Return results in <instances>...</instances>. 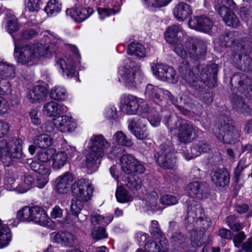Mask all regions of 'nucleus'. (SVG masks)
<instances>
[{
	"instance_id": "c03bdc74",
	"label": "nucleus",
	"mask_w": 252,
	"mask_h": 252,
	"mask_svg": "<svg viewBox=\"0 0 252 252\" xmlns=\"http://www.w3.org/2000/svg\"><path fill=\"white\" fill-rule=\"evenodd\" d=\"M33 142L35 145L42 149H46L53 143V138L47 134H42L35 137Z\"/></svg>"
},
{
	"instance_id": "13d9d810",
	"label": "nucleus",
	"mask_w": 252,
	"mask_h": 252,
	"mask_svg": "<svg viewBox=\"0 0 252 252\" xmlns=\"http://www.w3.org/2000/svg\"><path fill=\"white\" fill-rule=\"evenodd\" d=\"M97 13L100 20H103L105 18L109 17L112 14L115 13L114 9H107L105 7H98L97 8Z\"/></svg>"
},
{
	"instance_id": "774afa93",
	"label": "nucleus",
	"mask_w": 252,
	"mask_h": 252,
	"mask_svg": "<svg viewBox=\"0 0 252 252\" xmlns=\"http://www.w3.org/2000/svg\"><path fill=\"white\" fill-rule=\"evenodd\" d=\"M150 232L153 235L156 236L158 235L161 238L162 236L160 235V230L158 227V223L157 220H154L152 221Z\"/></svg>"
},
{
	"instance_id": "423d86ee",
	"label": "nucleus",
	"mask_w": 252,
	"mask_h": 252,
	"mask_svg": "<svg viewBox=\"0 0 252 252\" xmlns=\"http://www.w3.org/2000/svg\"><path fill=\"white\" fill-rule=\"evenodd\" d=\"M55 153V148H48L41 150L37 154L38 161L29 159L28 163L30 164L31 169L37 173L36 186L40 189L43 188L49 182V176L51 170L49 165L44 163L49 162L53 154Z\"/></svg>"
},
{
	"instance_id": "ea45409f",
	"label": "nucleus",
	"mask_w": 252,
	"mask_h": 252,
	"mask_svg": "<svg viewBox=\"0 0 252 252\" xmlns=\"http://www.w3.org/2000/svg\"><path fill=\"white\" fill-rule=\"evenodd\" d=\"M127 53L128 55L137 59L145 58L146 54L144 46L137 42H132L129 45Z\"/></svg>"
},
{
	"instance_id": "09e8293b",
	"label": "nucleus",
	"mask_w": 252,
	"mask_h": 252,
	"mask_svg": "<svg viewBox=\"0 0 252 252\" xmlns=\"http://www.w3.org/2000/svg\"><path fill=\"white\" fill-rule=\"evenodd\" d=\"M51 97L58 101L64 100L67 96L66 89L62 86H56L51 90Z\"/></svg>"
},
{
	"instance_id": "b1692460",
	"label": "nucleus",
	"mask_w": 252,
	"mask_h": 252,
	"mask_svg": "<svg viewBox=\"0 0 252 252\" xmlns=\"http://www.w3.org/2000/svg\"><path fill=\"white\" fill-rule=\"evenodd\" d=\"M186 48L190 58L194 60L200 59L204 55L206 50L205 43L197 38H190L188 40L186 43Z\"/></svg>"
},
{
	"instance_id": "c756f323",
	"label": "nucleus",
	"mask_w": 252,
	"mask_h": 252,
	"mask_svg": "<svg viewBox=\"0 0 252 252\" xmlns=\"http://www.w3.org/2000/svg\"><path fill=\"white\" fill-rule=\"evenodd\" d=\"M212 181L218 187L223 188L229 184L230 175L226 169H218L211 174Z\"/></svg>"
},
{
	"instance_id": "de8ad7c7",
	"label": "nucleus",
	"mask_w": 252,
	"mask_h": 252,
	"mask_svg": "<svg viewBox=\"0 0 252 252\" xmlns=\"http://www.w3.org/2000/svg\"><path fill=\"white\" fill-rule=\"evenodd\" d=\"M103 115L107 120L113 123L118 119L117 109L114 104H109L104 109Z\"/></svg>"
},
{
	"instance_id": "052dcab7",
	"label": "nucleus",
	"mask_w": 252,
	"mask_h": 252,
	"mask_svg": "<svg viewBox=\"0 0 252 252\" xmlns=\"http://www.w3.org/2000/svg\"><path fill=\"white\" fill-rule=\"evenodd\" d=\"M234 217L229 216L227 218L226 222L229 228L234 231H238L242 228V224L239 222L232 223Z\"/></svg>"
},
{
	"instance_id": "6e6552de",
	"label": "nucleus",
	"mask_w": 252,
	"mask_h": 252,
	"mask_svg": "<svg viewBox=\"0 0 252 252\" xmlns=\"http://www.w3.org/2000/svg\"><path fill=\"white\" fill-rule=\"evenodd\" d=\"M117 78L119 82L129 89L135 88L140 84L143 75L139 66H135L133 62L126 59L124 64L118 68Z\"/></svg>"
},
{
	"instance_id": "7ed1b4c3",
	"label": "nucleus",
	"mask_w": 252,
	"mask_h": 252,
	"mask_svg": "<svg viewBox=\"0 0 252 252\" xmlns=\"http://www.w3.org/2000/svg\"><path fill=\"white\" fill-rule=\"evenodd\" d=\"M188 210V217L186 220L187 229L190 230V228L194 226V222L200 226V230L191 231V244L194 247L201 246L208 240V235L204 231L211 226V221L208 218L204 219L203 208L194 200L189 201Z\"/></svg>"
},
{
	"instance_id": "6ab92c4d",
	"label": "nucleus",
	"mask_w": 252,
	"mask_h": 252,
	"mask_svg": "<svg viewBox=\"0 0 252 252\" xmlns=\"http://www.w3.org/2000/svg\"><path fill=\"white\" fill-rule=\"evenodd\" d=\"M219 131L218 132L216 130L215 133L218 140L223 143L234 144L239 141V131L229 123H225L224 125L221 126L219 128Z\"/></svg>"
},
{
	"instance_id": "39448f33",
	"label": "nucleus",
	"mask_w": 252,
	"mask_h": 252,
	"mask_svg": "<svg viewBox=\"0 0 252 252\" xmlns=\"http://www.w3.org/2000/svg\"><path fill=\"white\" fill-rule=\"evenodd\" d=\"M144 94L146 99L158 104L162 101L163 98H167L183 115L187 116L190 115V111L187 108H192L191 99L188 95L181 96L179 101L174 98L168 91L163 90L151 84L147 85Z\"/></svg>"
},
{
	"instance_id": "4be33fe9",
	"label": "nucleus",
	"mask_w": 252,
	"mask_h": 252,
	"mask_svg": "<svg viewBox=\"0 0 252 252\" xmlns=\"http://www.w3.org/2000/svg\"><path fill=\"white\" fill-rule=\"evenodd\" d=\"M147 120L143 118H134L129 121L128 128L131 133L138 139L148 138L149 133L147 128Z\"/></svg>"
},
{
	"instance_id": "5fc2aeb1",
	"label": "nucleus",
	"mask_w": 252,
	"mask_h": 252,
	"mask_svg": "<svg viewBox=\"0 0 252 252\" xmlns=\"http://www.w3.org/2000/svg\"><path fill=\"white\" fill-rule=\"evenodd\" d=\"M37 34V32L35 31V30L33 29H28L24 30L21 35L20 38L18 39L19 41V45L20 48L21 49L23 47H25V46H21V41L24 40H28L35 37ZM26 45H25L26 46Z\"/></svg>"
},
{
	"instance_id": "0e129e2a",
	"label": "nucleus",
	"mask_w": 252,
	"mask_h": 252,
	"mask_svg": "<svg viewBox=\"0 0 252 252\" xmlns=\"http://www.w3.org/2000/svg\"><path fill=\"white\" fill-rule=\"evenodd\" d=\"M235 106L238 111L243 113H249L250 112V109L249 107L247 106V105L245 104L243 100L241 99L240 101L238 102L235 101Z\"/></svg>"
},
{
	"instance_id": "473e14b6",
	"label": "nucleus",
	"mask_w": 252,
	"mask_h": 252,
	"mask_svg": "<svg viewBox=\"0 0 252 252\" xmlns=\"http://www.w3.org/2000/svg\"><path fill=\"white\" fill-rule=\"evenodd\" d=\"M47 93L48 91L45 87L36 85L29 90L27 98L31 102L36 103L45 99Z\"/></svg>"
},
{
	"instance_id": "8fccbe9b",
	"label": "nucleus",
	"mask_w": 252,
	"mask_h": 252,
	"mask_svg": "<svg viewBox=\"0 0 252 252\" xmlns=\"http://www.w3.org/2000/svg\"><path fill=\"white\" fill-rule=\"evenodd\" d=\"M25 11L37 12L41 8L42 0H24Z\"/></svg>"
},
{
	"instance_id": "5701e85b",
	"label": "nucleus",
	"mask_w": 252,
	"mask_h": 252,
	"mask_svg": "<svg viewBox=\"0 0 252 252\" xmlns=\"http://www.w3.org/2000/svg\"><path fill=\"white\" fill-rule=\"evenodd\" d=\"M190 28L201 31L210 34H213L218 32V28L214 25L212 21L204 16L194 17L189 22Z\"/></svg>"
},
{
	"instance_id": "72a5a7b5",
	"label": "nucleus",
	"mask_w": 252,
	"mask_h": 252,
	"mask_svg": "<svg viewBox=\"0 0 252 252\" xmlns=\"http://www.w3.org/2000/svg\"><path fill=\"white\" fill-rule=\"evenodd\" d=\"M32 221L38 223L41 225H45L47 223V215L40 207L34 206L30 207Z\"/></svg>"
},
{
	"instance_id": "f03ea898",
	"label": "nucleus",
	"mask_w": 252,
	"mask_h": 252,
	"mask_svg": "<svg viewBox=\"0 0 252 252\" xmlns=\"http://www.w3.org/2000/svg\"><path fill=\"white\" fill-rule=\"evenodd\" d=\"M110 142L102 134L93 135L88 142L86 149L85 160L83 162V166L88 169V173H92L96 171L99 166L98 159L106 155L108 158H115V151H121L119 148H113L108 152L110 147Z\"/></svg>"
},
{
	"instance_id": "bf43d9fd",
	"label": "nucleus",
	"mask_w": 252,
	"mask_h": 252,
	"mask_svg": "<svg viewBox=\"0 0 252 252\" xmlns=\"http://www.w3.org/2000/svg\"><path fill=\"white\" fill-rule=\"evenodd\" d=\"M39 110L37 108L32 109L30 112V117L32 123L35 126L41 124V120L38 117Z\"/></svg>"
},
{
	"instance_id": "7c9ffc66",
	"label": "nucleus",
	"mask_w": 252,
	"mask_h": 252,
	"mask_svg": "<svg viewBox=\"0 0 252 252\" xmlns=\"http://www.w3.org/2000/svg\"><path fill=\"white\" fill-rule=\"evenodd\" d=\"M210 150L209 144L204 141H200L192 148L183 150L182 155L186 160H189L198 156L201 153L209 152Z\"/></svg>"
},
{
	"instance_id": "393cba45",
	"label": "nucleus",
	"mask_w": 252,
	"mask_h": 252,
	"mask_svg": "<svg viewBox=\"0 0 252 252\" xmlns=\"http://www.w3.org/2000/svg\"><path fill=\"white\" fill-rule=\"evenodd\" d=\"M50 237L53 242L64 247H73L78 243L77 237L67 231L54 232Z\"/></svg>"
},
{
	"instance_id": "f8f14e48",
	"label": "nucleus",
	"mask_w": 252,
	"mask_h": 252,
	"mask_svg": "<svg viewBox=\"0 0 252 252\" xmlns=\"http://www.w3.org/2000/svg\"><path fill=\"white\" fill-rule=\"evenodd\" d=\"M198 68H192L191 70L189 66L188 65V62H183L179 65V71L182 78L190 86L195 87L196 91L194 92V95L202 99L206 104L210 103L213 100L212 94L209 92L203 93V89L198 90L196 88L197 84L199 79L196 77L193 71H195Z\"/></svg>"
},
{
	"instance_id": "dca6fc26",
	"label": "nucleus",
	"mask_w": 252,
	"mask_h": 252,
	"mask_svg": "<svg viewBox=\"0 0 252 252\" xmlns=\"http://www.w3.org/2000/svg\"><path fill=\"white\" fill-rule=\"evenodd\" d=\"M153 75L158 79L171 84H175L179 77L174 69L163 63L151 64Z\"/></svg>"
},
{
	"instance_id": "f3484780",
	"label": "nucleus",
	"mask_w": 252,
	"mask_h": 252,
	"mask_svg": "<svg viewBox=\"0 0 252 252\" xmlns=\"http://www.w3.org/2000/svg\"><path fill=\"white\" fill-rule=\"evenodd\" d=\"M144 99L131 94H123L120 98V109L121 111L128 115L136 114L139 110L140 103Z\"/></svg>"
},
{
	"instance_id": "0eeeda50",
	"label": "nucleus",
	"mask_w": 252,
	"mask_h": 252,
	"mask_svg": "<svg viewBox=\"0 0 252 252\" xmlns=\"http://www.w3.org/2000/svg\"><path fill=\"white\" fill-rule=\"evenodd\" d=\"M71 189L74 198L71 200L70 211L76 214L82 209L84 203L91 199L94 188L89 180L81 179L73 183Z\"/></svg>"
},
{
	"instance_id": "69168bd1",
	"label": "nucleus",
	"mask_w": 252,
	"mask_h": 252,
	"mask_svg": "<svg viewBox=\"0 0 252 252\" xmlns=\"http://www.w3.org/2000/svg\"><path fill=\"white\" fill-rule=\"evenodd\" d=\"M9 109V105L7 100L0 96V115L5 114Z\"/></svg>"
},
{
	"instance_id": "680f3d73",
	"label": "nucleus",
	"mask_w": 252,
	"mask_h": 252,
	"mask_svg": "<svg viewBox=\"0 0 252 252\" xmlns=\"http://www.w3.org/2000/svg\"><path fill=\"white\" fill-rule=\"evenodd\" d=\"M9 130V123L5 120H0V138L6 136Z\"/></svg>"
},
{
	"instance_id": "ddd939ff",
	"label": "nucleus",
	"mask_w": 252,
	"mask_h": 252,
	"mask_svg": "<svg viewBox=\"0 0 252 252\" xmlns=\"http://www.w3.org/2000/svg\"><path fill=\"white\" fill-rule=\"evenodd\" d=\"M179 33H181L184 36L182 27L180 25H173L167 28L165 32V39L168 43L172 45L176 54L184 60L182 63L186 61L189 63L188 61L185 60L188 54L187 51L184 49L181 43V41L178 36ZM188 65H189V64Z\"/></svg>"
},
{
	"instance_id": "4c0bfd02",
	"label": "nucleus",
	"mask_w": 252,
	"mask_h": 252,
	"mask_svg": "<svg viewBox=\"0 0 252 252\" xmlns=\"http://www.w3.org/2000/svg\"><path fill=\"white\" fill-rule=\"evenodd\" d=\"M143 113L146 114L147 120L153 127L158 126L160 123V118L156 111L152 109L147 104L141 107Z\"/></svg>"
},
{
	"instance_id": "2eb2a0df",
	"label": "nucleus",
	"mask_w": 252,
	"mask_h": 252,
	"mask_svg": "<svg viewBox=\"0 0 252 252\" xmlns=\"http://www.w3.org/2000/svg\"><path fill=\"white\" fill-rule=\"evenodd\" d=\"M113 219L112 214H106L105 216L100 215L97 213H94L91 216V222L93 226L91 235L94 239L99 240L107 237V234L103 226L97 225H107Z\"/></svg>"
},
{
	"instance_id": "9d476101",
	"label": "nucleus",
	"mask_w": 252,
	"mask_h": 252,
	"mask_svg": "<svg viewBox=\"0 0 252 252\" xmlns=\"http://www.w3.org/2000/svg\"><path fill=\"white\" fill-rule=\"evenodd\" d=\"M173 119V116H170L169 118L164 120L163 122L168 128L170 129L172 134L176 135L181 142H189L197 136L195 129L186 120H178L176 122L175 126L172 127V122L174 121Z\"/></svg>"
},
{
	"instance_id": "4d7b16f0",
	"label": "nucleus",
	"mask_w": 252,
	"mask_h": 252,
	"mask_svg": "<svg viewBox=\"0 0 252 252\" xmlns=\"http://www.w3.org/2000/svg\"><path fill=\"white\" fill-rule=\"evenodd\" d=\"M160 203L163 205L170 206L176 204L178 203V199L175 196L166 194L163 195L160 198Z\"/></svg>"
},
{
	"instance_id": "e2e57ef3",
	"label": "nucleus",
	"mask_w": 252,
	"mask_h": 252,
	"mask_svg": "<svg viewBox=\"0 0 252 252\" xmlns=\"http://www.w3.org/2000/svg\"><path fill=\"white\" fill-rule=\"evenodd\" d=\"M63 214V210L59 206H54L50 213V217L52 219H56L62 217Z\"/></svg>"
},
{
	"instance_id": "c85d7f7f",
	"label": "nucleus",
	"mask_w": 252,
	"mask_h": 252,
	"mask_svg": "<svg viewBox=\"0 0 252 252\" xmlns=\"http://www.w3.org/2000/svg\"><path fill=\"white\" fill-rule=\"evenodd\" d=\"M186 190L189 196L198 199H204L209 195L208 189L198 182L189 184Z\"/></svg>"
},
{
	"instance_id": "37998d69",
	"label": "nucleus",
	"mask_w": 252,
	"mask_h": 252,
	"mask_svg": "<svg viewBox=\"0 0 252 252\" xmlns=\"http://www.w3.org/2000/svg\"><path fill=\"white\" fill-rule=\"evenodd\" d=\"M62 10V4L59 0H50L44 8L48 16L54 17L58 14Z\"/></svg>"
},
{
	"instance_id": "a19ab883",
	"label": "nucleus",
	"mask_w": 252,
	"mask_h": 252,
	"mask_svg": "<svg viewBox=\"0 0 252 252\" xmlns=\"http://www.w3.org/2000/svg\"><path fill=\"white\" fill-rule=\"evenodd\" d=\"M145 207L147 210L156 212L161 209L158 204V197L156 192L152 191L148 193L146 198Z\"/></svg>"
},
{
	"instance_id": "412c9836",
	"label": "nucleus",
	"mask_w": 252,
	"mask_h": 252,
	"mask_svg": "<svg viewBox=\"0 0 252 252\" xmlns=\"http://www.w3.org/2000/svg\"><path fill=\"white\" fill-rule=\"evenodd\" d=\"M120 162L122 170L127 174L134 173L142 174L145 171L144 166L130 154H125L122 156Z\"/></svg>"
},
{
	"instance_id": "a878e982",
	"label": "nucleus",
	"mask_w": 252,
	"mask_h": 252,
	"mask_svg": "<svg viewBox=\"0 0 252 252\" xmlns=\"http://www.w3.org/2000/svg\"><path fill=\"white\" fill-rule=\"evenodd\" d=\"M74 180V175L69 172H66L58 176L55 181V191L60 194L67 193Z\"/></svg>"
},
{
	"instance_id": "603ef678",
	"label": "nucleus",
	"mask_w": 252,
	"mask_h": 252,
	"mask_svg": "<svg viewBox=\"0 0 252 252\" xmlns=\"http://www.w3.org/2000/svg\"><path fill=\"white\" fill-rule=\"evenodd\" d=\"M20 179L22 193L26 192L30 189V187L34 183V177L30 174H27L24 179L20 178Z\"/></svg>"
},
{
	"instance_id": "f704fd0d",
	"label": "nucleus",
	"mask_w": 252,
	"mask_h": 252,
	"mask_svg": "<svg viewBox=\"0 0 252 252\" xmlns=\"http://www.w3.org/2000/svg\"><path fill=\"white\" fill-rule=\"evenodd\" d=\"M20 185V178L14 175H7L3 179V188L8 191H14L17 193H22Z\"/></svg>"
},
{
	"instance_id": "6e6d98bb",
	"label": "nucleus",
	"mask_w": 252,
	"mask_h": 252,
	"mask_svg": "<svg viewBox=\"0 0 252 252\" xmlns=\"http://www.w3.org/2000/svg\"><path fill=\"white\" fill-rule=\"evenodd\" d=\"M246 163V159L242 158L239 161L237 167L234 171V178L235 179V181L237 183L240 181L242 171L247 167Z\"/></svg>"
},
{
	"instance_id": "79ce46f5",
	"label": "nucleus",
	"mask_w": 252,
	"mask_h": 252,
	"mask_svg": "<svg viewBox=\"0 0 252 252\" xmlns=\"http://www.w3.org/2000/svg\"><path fill=\"white\" fill-rule=\"evenodd\" d=\"M11 240L10 228L0 220V249L7 247Z\"/></svg>"
},
{
	"instance_id": "f257e3e1",
	"label": "nucleus",
	"mask_w": 252,
	"mask_h": 252,
	"mask_svg": "<svg viewBox=\"0 0 252 252\" xmlns=\"http://www.w3.org/2000/svg\"><path fill=\"white\" fill-rule=\"evenodd\" d=\"M4 29L12 36L14 42V57L17 63L23 65H32L38 63L42 59L50 58L56 54L58 49L63 45L70 51L74 58L78 60L74 62L72 58L64 56L57 61L56 66L59 72L66 79L71 78L76 75V68L80 64V55L76 46L64 44L56 34L49 31L43 33V38L39 42H34L20 48L19 41L13 35L20 25L16 17L10 12L7 14L3 22Z\"/></svg>"
},
{
	"instance_id": "49530a36",
	"label": "nucleus",
	"mask_w": 252,
	"mask_h": 252,
	"mask_svg": "<svg viewBox=\"0 0 252 252\" xmlns=\"http://www.w3.org/2000/svg\"><path fill=\"white\" fill-rule=\"evenodd\" d=\"M126 185L135 195L141 187L142 181L138 176L134 175L128 178Z\"/></svg>"
},
{
	"instance_id": "338daca9",
	"label": "nucleus",
	"mask_w": 252,
	"mask_h": 252,
	"mask_svg": "<svg viewBox=\"0 0 252 252\" xmlns=\"http://www.w3.org/2000/svg\"><path fill=\"white\" fill-rule=\"evenodd\" d=\"M245 238V235L244 232H240L238 233L233 238V242L234 245L236 247H240L241 243Z\"/></svg>"
},
{
	"instance_id": "2f4dec72",
	"label": "nucleus",
	"mask_w": 252,
	"mask_h": 252,
	"mask_svg": "<svg viewBox=\"0 0 252 252\" xmlns=\"http://www.w3.org/2000/svg\"><path fill=\"white\" fill-rule=\"evenodd\" d=\"M112 142L113 144V146L112 148H110V147L108 148V152H109L113 148H118L117 146H114V145L131 147L133 144L130 138L128 137L123 131L121 130L118 131L114 134L112 139ZM119 148L121 149V151H115V158L118 156V153L121 152L122 151V149L121 148Z\"/></svg>"
},
{
	"instance_id": "58836bf2",
	"label": "nucleus",
	"mask_w": 252,
	"mask_h": 252,
	"mask_svg": "<svg viewBox=\"0 0 252 252\" xmlns=\"http://www.w3.org/2000/svg\"><path fill=\"white\" fill-rule=\"evenodd\" d=\"M68 160V155L65 152H57L55 149V153L52 158V166L54 169H60L63 167Z\"/></svg>"
},
{
	"instance_id": "20e7f679",
	"label": "nucleus",
	"mask_w": 252,
	"mask_h": 252,
	"mask_svg": "<svg viewBox=\"0 0 252 252\" xmlns=\"http://www.w3.org/2000/svg\"><path fill=\"white\" fill-rule=\"evenodd\" d=\"M235 32H230L223 36L220 39H215L214 42L215 49L219 46L226 47L232 46L239 50L240 53H236L232 60L233 63L240 70L244 71H252V60L247 55L251 51L250 48H246L242 41L241 42L233 38L235 36Z\"/></svg>"
},
{
	"instance_id": "cd10ccee",
	"label": "nucleus",
	"mask_w": 252,
	"mask_h": 252,
	"mask_svg": "<svg viewBox=\"0 0 252 252\" xmlns=\"http://www.w3.org/2000/svg\"><path fill=\"white\" fill-rule=\"evenodd\" d=\"M94 13V9L92 7H84L67 9L66 10V15L69 16L75 22L81 23Z\"/></svg>"
},
{
	"instance_id": "c9c22d12",
	"label": "nucleus",
	"mask_w": 252,
	"mask_h": 252,
	"mask_svg": "<svg viewBox=\"0 0 252 252\" xmlns=\"http://www.w3.org/2000/svg\"><path fill=\"white\" fill-rule=\"evenodd\" d=\"M217 71L218 65L216 64H211L206 68H203L200 75V82L206 84L209 87L212 86L209 82L212 80L215 81Z\"/></svg>"
},
{
	"instance_id": "aec40b11",
	"label": "nucleus",
	"mask_w": 252,
	"mask_h": 252,
	"mask_svg": "<svg viewBox=\"0 0 252 252\" xmlns=\"http://www.w3.org/2000/svg\"><path fill=\"white\" fill-rule=\"evenodd\" d=\"M214 7L228 26L237 28L240 25L238 18L224 5L223 0H215Z\"/></svg>"
},
{
	"instance_id": "bb28decb",
	"label": "nucleus",
	"mask_w": 252,
	"mask_h": 252,
	"mask_svg": "<svg viewBox=\"0 0 252 252\" xmlns=\"http://www.w3.org/2000/svg\"><path fill=\"white\" fill-rule=\"evenodd\" d=\"M68 111L66 106L51 100L45 103L43 107V113L49 117H57L66 113Z\"/></svg>"
},
{
	"instance_id": "1a4fd4ad",
	"label": "nucleus",
	"mask_w": 252,
	"mask_h": 252,
	"mask_svg": "<svg viewBox=\"0 0 252 252\" xmlns=\"http://www.w3.org/2000/svg\"><path fill=\"white\" fill-rule=\"evenodd\" d=\"M78 126L77 121L70 114L61 115L46 121L41 126L43 131L46 132L59 131L71 133L75 131Z\"/></svg>"
},
{
	"instance_id": "a211bd4d",
	"label": "nucleus",
	"mask_w": 252,
	"mask_h": 252,
	"mask_svg": "<svg viewBox=\"0 0 252 252\" xmlns=\"http://www.w3.org/2000/svg\"><path fill=\"white\" fill-rule=\"evenodd\" d=\"M14 65L5 62H0V94L5 95L10 91V85L7 79L13 78L15 75Z\"/></svg>"
},
{
	"instance_id": "e433bc0d",
	"label": "nucleus",
	"mask_w": 252,
	"mask_h": 252,
	"mask_svg": "<svg viewBox=\"0 0 252 252\" xmlns=\"http://www.w3.org/2000/svg\"><path fill=\"white\" fill-rule=\"evenodd\" d=\"M173 14L178 21H183L192 14V10L189 5L180 2L174 8Z\"/></svg>"
},
{
	"instance_id": "4468645a",
	"label": "nucleus",
	"mask_w": 252,
	"mask_h": 252,
	"mask_svg": "<svg viewBox=\"0 0 252 252\" xmlns=\"http://www.w3.org/2000/svg\"><path fill=\"white\" fill-rule=\"evenodd\" d=\"M174 149L169 140L160 146V150L155 155L156 161L161 167L173 169L176 167V159L174 155Z\"/></svg>"
},
{
	"instance_id": "864d4df0",
	"label": "nucleus",
	"mask_w": 252,
	"mask_h": 252,
	"mask_svg": "<svg viewBox=\"0 0 252 252\" xmlns=\"http://www.w3.org/2000/svg\"><path fill=\"white\" fill-rule=\"evenodd\" d=\"M30 213V207L25 206L18 211L17 218L21 221H32Z\"/></svg>"
},
{
	"instance_id": "a18cd8bd",
	"label": "nucleus",
	"mask_w": 252,
	"mask_h": 252,
	"mask_svg": "<svg viewBox=\"0 0 252 252\" xmlns=\"http://www.w3.org/2000/svg\"><path fill=\"white\" fill-rule=\"evenodd\" d=\"M116 197L118 202L123 203L131 201L133 198L124 187L119 186V184L116 191Z\"/></svg>"
},
{
	"instance_id": "3c124183",
	"label": "nucleus",
	"mask_w": 252,
	"mask_h": 252,
	"mask_svg": "<svg viewBox=\"0 0 252 252\" xmlns=\"http://www.w3.org/2000/svg\"><path fill=\"white\" fill-rule=\"evenodd\" d=\"M172 0H143V4L150 10L166 6Z\"/></svg>"
},
{
	"instance_id": "9b49d317",
	"label": "nucleus",
	"mask_w": 252,
	"mask_h": 252,
	"mask_svg": "<svg viewBox=\"0 0 252 252\" xmlns=\"http://www.w3.org/2000/svg\"><path fill=\"white\" fill-rule=\"evenodd\" d=\"M21 138H13L8 142L5 140L0 141V159L6 166H9L13 162V158H19L22 157Z\"/></svg>"
}]
</instances>
